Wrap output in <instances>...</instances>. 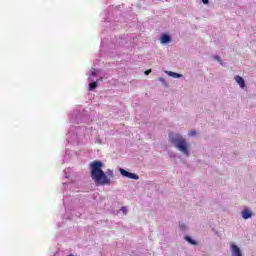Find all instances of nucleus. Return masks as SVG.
<instances>
[{"instance_id":"1","label":"nucleus","mask_w":256,"mask_h":256,"mask_svg":"<svg viewBox=\"0 0 256 256\" xmlns=\"http://www.w3.org/2000/svg\"><path fill=\"white\" fill-rule=\"evenodd\" d=\"M90 174L96 183V185H111V179L115 177V173L112 169H108L105 173L103 171V162L99 160H94L90 163Z\"/></svg>"},{"instance_id":"2","label":"nucleus","mask_w":256,"mask_h":256,"mask_svg":"<svg viewBox=\"0 0 256 256\" xmlns=\"http://www.w3.org/2000/svg\"><path fill=\"white\" fill-rule=\"evenodd\" d=\"M169 139L171 143L174 144L176 149L180 151V153H183L184 155H186V157H189V144H187V140L183 138V136L179 134L174 135L173 133H170Z\"/></svg>"},{"instance_id":"3","label":"nucleus","mask_w":256,"mask_h":256,"mask_svg":"<svg viewBox=\"0 0 256 256\" xmlns=\"http://www.w3.org/2000/svg\"><path fill=\"white\" fill-rule=\"evenodd\" d=\"M232 256H243L241 249L237 245L231 244Z\"/></svg>"},{"instance_id":"4","label":"nucleus","mask_w":256,"mask_h":256,"mask_svg":"<svg viewBox=\"0 0 256 256\" xmlns=\"http://www.w3.org/2000/svg\"><path fill=\"white\" fill-rule=\"evenodd\" d=\"M234 79L236 83H238V85L241 87V89H245V80L243 79V77L236 75Z\"/></svg>"},{"instance_id":"5","label":"nucleus","mask_w":256,"mask_h":256,"mask_svg":"<svg viewBox=\"0 0 256 256\" xmlns=\"http://www.w3.org/2000/svg\"><path fill=\"white\" fill-rule=\"evenodd\" d=\"M252 216H253V212H251L249 209H245L242 211L243 219H250V217Z\"/></svg>"},{"instance_id":"6","label":"nucleus","mask_w":256,"mask_h":256,"mask_svg":"<svg viewBox=\"0 0 256 256\" xmlns=\"http://www.w3.org/2000/svg\"><path fill=\"white\" fill-rule=\"evenodd\" d=\"M171 42V36L167 34H163L161 37V43H169Z\"/></svg>"},{"instance_id":"7","label":"nucleus","mask_w":256,"mask_h":256,"mask_svg":"<svg viewBox=\"0 0 256 256\" xmlns=\"http://www.w3.org/2000/svg\"><path fill=\"white\" fill-rule=\"evenodd\" d=\"M166 73H167V75H169V77H174V79H179L182 77V75L179 73H175V72H171V71H167Z\"/></svg>"},{"instance_id":"8","label":"nucleus","mask_w":256,"mask_h":256,"mask_svg":"<svg viewBox=\"0 0 256 256\" xmlns=\"http://www.w3.org/2000/svg\"><path fill=\"white\" fill-rule=\"evenodd\" d=\"M98 85H99L98 81L90 83L89 84V91H95V89H97Z\"/></svg>"},{"instance_id":"9","label":"nucleus","mask_w":256,"mask_h":256,"mask_svg":"<svg viewBox=\"0 0 256 256\" xmlns=\"http://www.w3.org/2000/svg\"><path fill=\"white\" fill-rule=\"evenodd\" d=\"M185 240L190 243V245H197V242L195 240L191 239L189 236H185Z\"/></svg>"},{"instance_id":"10","label":"nucleus","mask_w":256,"mask_h":256,"mask_svg":"<svg viewBox=\"0 0 256 256\" xmlns=\"http://www.w3.org/2000/svg\"><path fill=\"white\" fill-rule=\"evenodd\" d=\"M128 178H129V179H135V180H137V179H139V176H138L137 174H135V173L129 172V173H128Z\"/></svg>"},{"instance_id":"11","label":"nucleus","mask_w":256,"mask_h":256,"mask_svg":"<svg viewBox=\"0 0 256 256\" xmlns=\"http://www.w3.org/2000/svg\"><path fill=\"white\" fill-rule=\"evenodd\" d=\"M120 173L124 177H129V172L127 170L123 169V168L120 169Z\"/></svg>"},{"instance_id":"12","label":"nucleus","mask_w":256,"mask_h":256,"mask_svg":"<svg viewBox=\"0 0 256 256\" xmlns=\"http://www.w3.org/2000/svg\"><path fill=\"white\" fill-rule=\"evenodd\" d=\"M188 135H189L190 137H195V135H197V132H196L195 130H192V131H190V132L188 133Z\"/></svg>"},{"instance_id":"13","label":"nucleus","mask_w":256,"mask_h":256,"mask_svg":"<svg viewBox=\"0 0 256 256\" xmlns=\"http://www.w3.org/2000/svg\"><path fill=\"white\" fill-rule=\"evenodd\" d=\"M121 211L124 212V214L126 215V213H127V208H126V207H122V208H121Z\"/></svg>"},{"instance_id":"14","label":"nucleus","mask_w":256,"mask_h":256,"mask_svg":"<svg viewBox=\"0 0 256 256\" xmlns=\"http://www.w3.org/2000/svg\"><path fill=\"white\" fill-rule=\"evenodd\" d=\"M202 3H204V5H207L209 3V0H202Z\"/></svg>"},{"instance_id":"15","label":"nucleus","mask_w":256,"mask_h":256,"mask_svg":"<svg viewBox=\"0 0 256 256\" xmlns=\"http://www.w3.org/2000/svg\"><path fill=\"white\" fill-rule=\"evenodd\" d=\"M151 73V70H146L145 75H149Z\"/></svg>"},{"instance_id":"16","label":"nucleus","mask_w":256,"mask_h":256,"mask_svg":"<svg viewBox=\"0 0 256 256\" xmlns=\"http://www.w3.org/2000/svg\"><path fill=\"white\" fill-rule=\"evenodd\" d=\"M215 59H217V61H221L218 56H216Z\"/></svg>"}]
</instances>
